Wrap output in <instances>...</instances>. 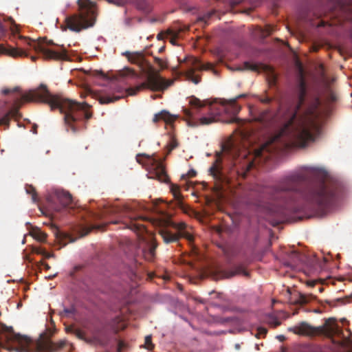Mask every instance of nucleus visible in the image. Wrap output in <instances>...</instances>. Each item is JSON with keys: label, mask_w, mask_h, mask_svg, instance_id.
Returning <instances> with one entry per match:
<instances>
[{"label": "nucleus", "mask_w": 352, "mask_h": 352, "mask_svg": "<svg viewBox=\"0 0 352 352\" xmlns=\"http://www.w3.org/2000/svg\"><path fill=\"white\" fill-rule=\"evenodd\" d=\"M302 173H293L282 178L276 185L265 188L263 192L270 199L280 201L285 210H292V206L297 197L302 198L305 208L316 214H324L336 204L338 194V185L331 180L320 178L309 182Z\"/></svg>", "instance_id": "obj_1"}, {"label": "nucleus", "mask_w": 352, "mask_h": 352, "mask_svg": "<svg viewBox=\"0 0 352 352\" xmlns=\"http://www.w3.org/2000/svg\"><path fill=\"white\" fill-rule=\"evenodd\" d=\"M305 97L306 89L304 83L301 82L297 103L285 109L280 105L278 116L283 118L285 123L272 142H278L284 138L291 145L304 148L315 141L320 132L317 122V105H312L301 111Z\"/></svg>", "instance_id": "obj_2"}, {"label": "nucleus", "mask_w": 352, "mask_h": 352, "mask_svg": "<svg viewBox=\"0 0 352 352\" xmlns=\"http://www.w3.org/2000/svg\"><path fill=\"white\" fill-rule=\"evenodd\" d=\"M24 102H43L48 104L52 110L58 109L64 114L65 124L67 131L76 133L78 128L76 125L78 121L83 119L89 120L92 113L88 111L90 106L87 102H78L75 100L63 98L62 96L52 94L45 85H41L38 88L28 91L21 97L14 100V107L1 118L0 126H9L11 118H21L19 108Z\"/></svg>", "instance_id": "obj_3"}, {"label": "nucleus", "mask_w": 352, "mask_h": 352, "mask_svg": "<svg viewBox=\"0 0 352 352\" xmlns=\"http://www.w3.org/2000/svg\"><path fill=\"white\" fill-rule=\"evenodd\" d=\"M245 94H240L230 100H222L219 104H209L208 100H200L195 96L189 100L190 109L184 108V116L188 119V124L191 126L208 125L218 122L222 112L230 115L232 118L226 121L234 123L238 121L236 116L241 110V106L236 103L238 99L245 97Z\"/></svg>", "instance_id": "obj_4"}, {"label": "nucleus", "mask_w": 352, "mask_h": 352, "mask_svg": "<svg viewBox=\"0 0 352 352\" xmlns=\"http://www.w3.org/2000/svg\"><path fill=\"white\" fill-rule=\"evenodd\" d=\"M78 13L65 18L66 28L79 32L94 26L96 14L95 3L90 0H78Z\"/></svg>", "instance_id": "obj_5"}, {"label": "nucleus", "mask_w": 352, "mask_h": 352, "mask_svg": "<svg viewBox=\"0 0 352 352\" xmlns=\"http://www.w3.org/2000/svg\"><path fill=\"white\" fill-rule=\"evenodd\" d=\"M146 218L142 216L129 214V221L123 223L124 228H127L134 231L142 241V253L144 257L148 261H153L155 256V250L157 244L151 234H148L144 225L138 223L139 220L144 221Z\"/></svg>", "instance_id": "obj_6"}, {"label": "nucleus", "mask_w": 352, "mask_h": 352, "mask_svg": "<svg viewBox=\"0 0 352 352\" xmlns=\"http://www.w3.org/2000/svg\"><path fill=\"white\" fill-rule=\"evenodd\" d=\"M159 234L166 244L177 242L182 237L185 238L189 243L194 241L193 235L188 230V225L181 221L179 223L165 221L161 223Z\"/></svg>", "instance_id": "obj_7"}, {"label": "nucleus", "mask_w": 352, "mask_h": 352, "mask_svg": "<svg viewBox=\"0 0 352 352\" xmlns=\"http://www.w3.org/2000/svg\"><path fill=\"white\" fill-rule=\"evenodd\" d=\"M338 330V325L335 320L329 318L319 327H313L306 322H301L298 324L289 327L288 331L297 335L306 336H324L328 338L333 336Z\"/></svg>", "instance_id": "obj_8"}, {"label": "nucleus", "mask_w": 352, "mask_h": 352, "mask_svg": "<svg viewBox=\"0 0 352 352\" xmlns=\"http://www.w3.org/2000/svg\"><path fill=\"white\" fill-rule=\"evenodd\" d=\"M28 44L37 53L42 54L46 60H68L69 59L67 51L63 46L56 50L53 46H56L52 41H48L46 38H40L38 41L24 38Z\"/></svg>", "instance_id": "obj_9"}, {"label": "nucleus", "mask_w": 352, "mask_h": 352, "mask_svg": "<svg viewBox=\"0 0 352 352\" xmlns=\"http://www.w3.org/2000/svg\"><path fill=\"white\" fill-rule=\"evenodd\" d=\"M173 81L162 78L157 72H152L147 76L146 80L134 87L126 90L128 95L134 96L141 90L149 89L152 91H161L170 86Z\"/></svg>", "instance_id": "obj_10"}, {"label": "nucleus", "mask_w": 352, "mask_h": 352, "mask_svg": "<svg viewBox=\"0 0 352 352\" xmlns=\"http://www.w3.org/2000/svg\"><path fill=\"white\" fill-rule=\"evenodd\" d=\"M48 333H43L35 343L36 352H57L63 349L66 344L65 340H61L57 342L51 340L53 332L48 330Z\"/></svg>", "instance_id": "obj_11"}, {"label": "nucleus", "mask_w": 352, "mask_h": 352, "mask_svg": "<svg viewBox=\"0 0 352 352\" xmlns=\"http://www.w3.org/2000/svg\"><path fill=\"white\" fill-rule=\"evenodd\" d=\"M179 60L181 63H184L186 64L187 68L185 71L186 77L195 84H198L201 80L199 76L195 75V72L196 70L208 69L211 66L210 64H208L207 65L202 64L199 60L193 56H187L184 58L183 60Z\"/></svg>", "instance_id": "obj_12"}, {"label": "nucleus", "mask_w": 352, "mask_h": 352, "mask_svg": "<svg viewBox=\"0 0 352 352\" xmlns=\"http://www.w3.org/2000/svg\"><path fill=\"white\" fill-rule=\"evenodd\" d=\"M6 331L10 333V340L18 344L14 351L16 352H28L30 350L32 340L30 338L15 333L12 327H6Z\"/></svg>", "instance_id": "obj_13"}, {"label": "nucleus", "mask_w": 352, "mask_h": 352, "mask_svg": "<svg viewBox=\"0 0 352 352\" xmlns=\"http://www.w3.org/2000/svg\"><path fill=\"white\" fill-rule=\"evenodd\" d=\"M210 175L212 176L215 181V188L217 190H220L223 188L224 183L228 182V177L222 172L221 166V160L217 159L209 169Z\"/></svg>", "instance_id": "obj_14"}, {"label": "nucleus", "mask_w": 352, "mask_h": 352, "mask_svg": "<svg viewBox=\"0 0 352 352\" xmlns=\"http://www.w3.org/2000/svg\"><path fill=\"white\" fill-rule=\"evenodd\" d=\"M149 175L150 178L156 179L161 182L166 183L169 180L163 164L157 160H154L153 170Z\"/></svg>", "instance_id": "obj_15"}, {"label": "nucleus", "mask_w": 352, "mask_h": 352, "mask_svg": "<svg viewBox=\"0 0 352 352\" xmlns=\"http://www.w3.org/2000/svg\"><path fill=\"white\" fill-rule=\"evenodd\" d=\"M242 69L251 70L254 72H264L272 77L275 80L276 75L274 69L267 65L264 64H252L250 62H245L243 63V68Z\"/></svg>", "instance_id": "obj_16"}, {"label": "nucleus", "mask_w": 352, "mask_h": 352, "mask_svg": "<svg viewBox=\"0 0 352 352\" xmlns=\"http://www.w3.org/2000/svg\"><path fill=\"white\" fill-rule=\"evenodd\" d=\"M84 340L87 343L94 345L106 346L109 342L110 338L107 333H103L102 330H97L91 338H85Z\"/></svg>", "instance_id": "obj_17"}, {"label": "nucleus", "mask_w": 352, "mask_h": 352, "mask_svg": "<svg viewBox=\"0 0 352 352\" xmlns=\"http://www.w3.org/2000/svg\"><path fill=\"white\" fill-rule=\"evenodd\" d=\"M274 116L272 111L269 109H266L261 111L256 120L261 122L264 126L267 127L274 123Z\"/></svg>", "instance_id": "obj_18"}, {"label": "nucleus", "mask_w": 352, "mask_h": 352, "mask_svg": "<svg viewBox=\"0 0 352 352\" xmlns=\"http://www.w3.org/2000/svg\"><path fill=\"white\" fill-rule=\"evenodd\" d=\"M107 326L115 333L125 329L126 324L124 319L121 316H116L109 321Z\"/></svg>", "instance_id": "obj_19"}, {"label": "nucleus", "mask_w": 352, "mask_h": 352, "mask_svg": "<svg viewBox=\"0 0 352 352\" xmlns=\"http://www.w3.org/2000/svg\"><path fill=\"white\" fill-rule=\"evenodd\" d=\"M177 118V116L170 114L166 110H162L158 113L154 115L153 122L155 123L158 122L160 120H163L167 124H171L174 122Z\"/></svg>", "instance_id": "obj_20"}, {"label": "nucleus", "mask_w": 352, "mask_h": 352, "mask_svg": "<svg viewBox=\"0 0 352 352\" xmlns=\"http://www.w3.org/2000/svg\"><path fill=\"white\" fill-rule=\"evenodd\" d=\"M56 195L58 200L63 205V206L67 207L72 204V197L68 192L64 190H57L56 191Z\"/></svg>", "instance_id": "obj_21"}, {"label": "nucleus", "mask_w": 352, "mask_h": 352, "mask_svg": "<svg viewBox=\"0 0 352 352\" xmlns=\"http://www.w3.org/2000/svg\"><path fill=\"white\" fill-rule=\"evenodd\" d=\"M123 55L125 56L128 60L133 64L142 65L145 61L144 55L140 52L131 53L129 52H126L123 53Z\"/></svg>", "instance_id": "obj_22"}, {"label": "nucleus", "mask_w": 352, "mask_h": 352, "mask_svg": "<svg viewBox=\"0 0 352 352\" xmlns=\"http://www.w3.org/2000/svg\"><path fill=\"white\" fill-rule=\"evenodd\" d=\"M221 276L223 278H231L237 274H243L245 276H248L249 275L248 272H247L244 270L243 266H241V265L236 266L234 268V270H232V271L223 270L221 272Z\"/></svg>", "instance_id": "obj_23"}, {"label": "nucleus", "mask_w": 352, "mask_h": 352, "mask_svg": "<svg viewBox=\"0 0 352 352\" xmlns=\"http://www.w3.org/2000/svg\"><path fill=\"white\" fill-rule=\"evenodd\" d=\"M0 53L7 54L12 56H20L23 54V51H20L17 49H14V48L7 49L3 45H0Z\"/></svg>", "instance_id": "obj_24"}, {"label": "nucleus", "mask_w": 352, "mask_h": 352, "mask_svg": "<svg viewBox=\"0 0 352 352\" xmlns=\"http://www.w3.org/2000/svg\"><path fill=\"white\" fill-rule=\"evenodd\" d=\"M137 7L144 13H149L152 10V7L147 0H139L137 3Z\"/></svg>", "instance_id": "obj_25"}, {"label": "nucleus", "mask_w": 352, "mask_h": 352, "mask_svg": "<svg viewBox=\"0 0 352 352\" xmlns=\"http://www.w3.org/2000/svg\"><path fill=\"white\" fill-rule=\"evenodd\" d=\"M170 191L173 193L174 199L177 202V204L181 206L182 204V196L179 192V188L177 185H172Z\"/></svg>", "instance_id": "obj_26"}, {"label": "nucleus", "mask_w": 352, "mask_h": 352, "mask_svg": "<svg viewBox=\"0 0 352 352\" xmlns=\"http://www.w3.org/2000/svg\"><path fill=\"white\" fill-rule=\"evenodd\" d=\"M123 96H100L98 100L100 104H109L111 102H114L120 98H122Z\"/></svg>", "instance_id": "obj_27"}, {"label": "nucleus", "mask_w": 352, "mask_h": 352, "mask_svg": "<svg viewBox=\"0 0 352 352\" xmlns=\"http://www.w3.org/2000/svg\"><path fill=\"white\" fill-rule=\"evenodd\" d=\"M290 257L294 261V265H298L305 261V256L297 251L292 252Z\"/></svg>", "instance_id": "obj_28"}, {"label": "nucleus", "mask_w": 352, "mask_h": 352, "mask_svg": "<svg viewBox=\"0 0 352 352\" xmlns=\"http://www.w3.org/2000/svg\"><path fill=\"white\" fill-rule=\"evenodd\" d=\"M32 235L35 239L41 242H44L47 238V234L40 230L34 231Z\"/></svg>", "instance_id": "obj_29"}, {"label": "nucleus", "mask_w": 352, "mask_h": 352, "mask_svg": "<svg viewBox=\"0 0 352 352\" xmlns=\"http://www.w3.org/2000/svg\"><path fill=\"white\" fill-rule=\"evenodd\" d=\"M25 189L28 194L32 195V201L34 203L37 202L38 199L35 188L32 186L29 185L26 186Z\"/></svg>", "instance_id": "obj_30"}, {"label": "nucleus", "mask_w": 352, "mask_h": 352, "mask_svg": "<svg viewBox=\"0 0 352 352\" xmlns=\"http://www.w3.org/2000/svg\"><path fill=\"white\" fill-rule=\"evenodd\" d=\"M144 345L145 347L149 351H152L153 349L154 345L152 343L151 336H146L145 337Z\"/></svg>", "instance_id": "obj_31"}, {"label": "nucleus", "mask_w": 352, "mask_h": 352, "mask_svg": "<svg viewBox=\"0 0 352 352\" xmlns=\"http://www.w3.org/2000/svg\"><path fill=\"white\" fill-rule=\"evenodd\" d=\"M94 229H99V226H88V227L84 226L82 228L81 234L82 236H85Z\"/></svg>", "instance_id": "obj_32"}, {"label": "nucleus", "mask_w": 352, "mask_h": 352, "mask_svg": "<svg viewBox=\"0 0 352 352\" xmlns=\"http://www.w3.org/2000/svg\"><path fill=\"white\" fill-rule=\"evenodd\" d=\"M215 14V11L212 10L210 12H208L206 14H204L203 16H200L199 19L201 21H204L205 23H207L208 20H209L212 15Z\"/></svg>", "instance_id": "obj_33"}, {"label": "nucleus", "mask_w": 352, "mask_h": 352, "mask_svg": "<svg viewBox=\"0 0 352 352\" xmlns=\"http://www.w3.org/2000/svg\"><path fill=\"white\" fill-rule=\"evenodd\" d=\"M309 12H311L313 15L318 18L321 17L323 14H325V12L323 10L314 8H312L311 10H310Z\"/></svg>", "instance_id": "obj_34"}, {"label": "nucleus", "mask_w": 352, "mask_h": 352, "mask_svg": "<svg viewBox=\"0 0 352 352\" xmlns=\"http://www.w3.org/2000/svg\"><path fill=\"white\" fill-rule=\"evenodd\" d=\"M268 323L274 327H276L280 325V322L275 317L270 318Z\"/></svg>", "instance_id": "obj_35"}, {"label": "nucleus", "mask_w": 352, "mask_h": 352, "mask_svg": "<svg viewBox=\"0 0 352 352\" xmlns=\"http://www.w3.org/2000/svg\"><path fill=\"white\" fill-rule=\"evenodd\" d=\"M37 253L43 255L46 258H51V257H52L54 256L53 254L47 252L45 250H44L43 248H40L37 251Z\"/></svg>", "instance_id": "obj_36"}, {"label": "nucleus", "mask_w": 352, "mask_h": 352, "mask_svg": "<svg viewBox=\"0 0 352 352\" xmlns=\"http://www.w3.org/2000/svg\"><path fill=\"white\" fill-rule=\"evenodd\" d=\"M178 146V143L176 140L173 139L168 144V152H170Z\"/></svg>", "instance_id": "obj_37"}, {"label": "nucleus", "mask_w": 352, "mask_h": 352, "mask_svg": "<svg viewBox=\"0 0 352 352\" xmlns=\"http://www.w3.org/2000/svg\"><path fill=\"white\" fill-rule=\"evenodd\" d=\"M74 334L76 336L80 339L84 340L85 339V333L83 331H82L80 329H76L74 331Z\"/></svg>", "instance_id": "obj_38"}, {"label": "nucleus", "mask_w": 352, "mask_h": 352, "mask_svg": "<svg viewBox=\"0 0 352 352\" xmlns=\"http://www.w3.org/2000/svg\"><path fill=\"white\" fill-rule=\"evenodd\" d=\"M155 62L156 64L158 65V66L160 68L164 69V68L166 67V65H165L164 61L161 58L155 57Z\"/></svg>", "instance_id": "obj_39"}, {"label": "nucleus", "mask_w": 352, "mask_h": 352, "mask_svg": "<svg viewBox=\"0 0 352 352\" xmlns=\"http://www.w3.org/2000/svg\"><path fill=\"white\" fill-rule=\"evenodd\" d=\"M273 98L268 96L260 98V101L264 104H270Z\"/></svg>", "instance_id": "obj_40"}, {"label": "nucleus", "mask_w": 352, "mask_h": 352, "mask_svg": "<svg viewBox=\"0 0 352 352\" xmlns=\"http://www.w3.org/2000/svg\"><path fill=\"white\" fill-rule=\"evenodd\" d=\"M17 91H18L17 87L14 88L13 89L6 88V89H2L1 92L3 95H8L12 92H16Z\"/></svg>", "instance_id": "obj_41"}, {"label": "nucleus", "mask_w": 352, "mask_h": 352, "mask_svg": "<svg viewBox=\"0 0 352 352\" xmlns=\"http://www.w3.org/2000/svg\"><path fill=\"white\" fill-rule=\"evenodd\" d=\"M257 331H258V334L262 335V336H265L267 332V330L265 327H259L257 329Z\"/></svg>", "instance_id": "obj_42"}, {"label": "nucleus", "mask_w": 352, "mask_h": 352, "mask_svg": "<svg viewBox=\"0 0 352 352\" xmlns=\"http://www.w3.org/2000/svg\"><path fill=\"white\" fill-rule=\"evenodd\" d=\"M74 311V309L73 308H65L63 309V312L61 313V314H63L65 316H68L69 314H73Z\"/></svg>", "instance_id": "obj_43"}, {"label": "nucleus", "mask_w": 352, "mask_h": 352, "mask_svg": "<svg viewBox=\"0 0 352 352\" xmlns=\"http://www.w3.org/2000/svg\"><path fill=\"white\" fill-rule=\"evenodd\" d=\"M108 1L109 3H114V4L117 5V6H122L124 4V1L122 0H118V1L108 0Z\"/></svg>", "instance_id": "obj_44"}, {"label": "nucleus", "mask_w": 352, "mask_h": 352, "mask_svg": "<svg viewBox=\"0 0 352 352\" xmlns=\"http://www.w3.org/2000/svg\"><path fill=\"white\" fill-rule=\"evenodd\" d=\"M299 301L300 304H306L308 302V300L307 299V298L302 295L300 296Z\"/></svg>", "instance_id": "obj_45"}, {"label": "nucleus", "mask_w": 352, "mask_h": 352, "mask_svg": "<svg viewBox=\"0 0 352 352\" xmlns=\"http://www.w3.org/2000/svg\"><path fill=\"white\" fill-rule=\"evenodd\" d=\"M6 29L3 25V18L0 16V32H4Z\"/></svg>", "instance_id": "obj_46"}, {"label": "nucleus", "mask_w": 352, "mask_h": 352, "mask_svg": "<svg viewBox=\"0 0 352 352\" xmlns=\"http://www.w3.org/2000/svg\"><path fill=\"white\" fill-rule=\"evenodd\" d=\"M196 175V171L194 170H190L188 174H187V176L188 177H193Z\"/></svg>", "instance_id": "obj_47"}, {"label": "nucleus", "mask_w": 352, "mask_h": 352, "mask_svg": "<svg viewBox=\"0 0 352 352\" xmlns=\"http://www.w3.org/2000/svg\"><path fill=\"white\" fill-rule=\"evenodd\" d=\"M123 342L122 341H120L118 342V352L121 350L122 347L123 346Z\"/></svg>", "instance_id": "obj_48"}, {"label": "nucleus", "mask_w": 352, "mask_h": 352, "mask_svg": "<svg viewBox=\"0 0 352 352\" xmlns=\"http://www.w3.org/2000/svg\"><path fill=\"white\" fill-rule=\"evenodd\" d=\"M45 268L46 270H49V269L50 268V267L49 266V265H48V264L45 263Z\"/></svg>", "instance_id": "obj_49"}, {"label": "nucleus", "mask_w": 352, "mask_h": 352, "mask_svg": "<svg viewBox=\"0 0 352 352\" xmlns=\"http://www.w3.org/2000/svg\"><path fill=\"white\" fill-rule=\"evenodd\" d=\"M33 133H37V131H36V126H34Z\"/></svg>", "instance_id": "obj_50"}, {"label": "nucleus", "mask_w": 352, "mask_h": 352, "mask_svg": "<svg viewBox=\"0 0 352 352\" xmlns=\"http://www.w3.org/2000/svg\"><path fill=\"white\" fill-rule=\"evenodd\" d=\"M303 17H304V19H306V20L309 19V15H308V14H307V16H303Z\"/></svg>", "instance_id": "obj_51"}]
</instances>
